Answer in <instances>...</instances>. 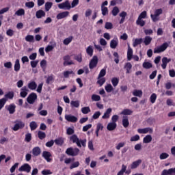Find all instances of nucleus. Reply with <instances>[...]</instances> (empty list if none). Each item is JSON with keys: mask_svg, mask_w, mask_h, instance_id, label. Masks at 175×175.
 <instances>
[{"mask_svg": "<svg viewBox=\"0 0 175 175\" xmlns=\"http://www.w3.org/2000/svg\"><path fill=\"white\" fill-rule=\"evenodd\" d=\"M68 16H69V12L65 11V12L59 13L57 15L56 18L57 20H62V18H65V17H68Z\"/></svg>", "mask_w": 175, "mask_h": 175, "instance_id": "f8f14e48", "label": "nucleus"}, {"mask_svg": "<svg viewBox=\"0 0 175 175\" xmlns=\"http://www.w3.org/2000/svg\"><path fill=\"white\" fill-rule=\"evenodd\" d=\"M5 109L9 111L10 114H14L16 111V105L14 104H11L5 107Z\"/></svg>", "mask_w": 175, "mask_h": 175, "instance_id": "2eb2a0df", "label": "nucleus"}, {"mask_svg": "<svg viewBox=\"0 0 175 175\" xmlns=\"http://www.w3.org/2000/svg\"><path fill=\"white\" fill-rule=\"evenodd\" d=\"M146 17H147V12H146V11H144V12H142L139 14L138 18L142 19V18H146Z\"/></svg>", "mask_w": 175, "mask_h": 175, "instance_id": "774afa93", "label": "nucleus"}, {"mask_svg": "<svg viewBox=\"0 0 175 175\" xmlns=\"http://www.w3.org/2000/svg\"><path fill=\"white\" fill-rule=\"evenodd\" d=\"M92 100H93V102H99V100H100V96L93 94L92 96Z\"/></svg>", "mask_w": 175, "mask_h": 175, "instance_id": "a18cd8bd", "label": "nucleus"}, {"mask_svg": "<svg viewBox=\"0 0 175 175\" xmlns=\"http://www.w3.org/2000/svg\"><path fill=\"white\" fill-rule=\"evenodd\" d=\"M116 128H117V123H113V122L108 123L107 126V129L109 131H114Z\"/></svg>", "mask_w": 175, "mask_h": 175, "instance_id": "dca6fc26", "label": "nucleus"}, {"mask_svg": "<svg viewBox=\"0 0 175 175\" xmlns=\"http://www.w3.org/2000/svg\"><path fill=\"white\" fill-rule=\"evenodd\" d=\"M174 174V168H170L169 170H163L161 175H172Z\"/></svg>", "mask_w": 175, "mask_h": 175, "instance_id": "6ab92c4d", "label": "nucleus"}, {"mask_svg": "<svg viewBox=\"0 0 175 175\" xmlns=\"http://www.w3.org/2000/svg\"><path fill=\"white\" fill-rule=\"evenodd\" d=\"M105 76H106V69H102L97 79H102V77H105Z\"/></svg>", "mask_w": 175, "mask_h": 175, "instance_id": "de8ad7c7", "label": "nucleus"}, {"mask_svg": "<svg viewBox=\"0 0 175 175\" xmlns=\"http://www.w3.org/2000/svg\"><path fill=\"white\" fill-rule=\"evenodd\" d=\"M126 73H131V69H132V64L131 63H127L125 66H124Z\"/></svg>", "mask_w": 175, "mask_h": 175, "instance_id": "49530a36", "label": "nucleus"}, {"mask_svg": "<svg viewBox=\"0 0 175 175\" xmlns=\"http://www.w3.org/2000/svg\"><path fill=\"white\" fill-rule=\"evenodd\" d=\"M79 152L80 150L77 148H68L66 151V154H67V155H70V157H77V155H79Z\"/></svg>", "mask_w": 175, "mask_h": 175, "instance_id": "20e7f679", "label": "nucleus"}, {"mask_svg": "<svg viewBox=\"0 0 175 175\" xmlns=\"http://www.w3.org/2000/svg\"><path fill=\"white\" fill-rule=\"evenodd\" d=\"M111 111H113V109L111 108H108L102 116L103 120H107L108 118H110Z\"/></svg>", "mask_w": 175, "mask_h": 175, "instance_id": "4468645a", "label": "nucleus"}, {"mask_svg": "<svg viewBox=\"0 0 175 175\" xmlns=\"http://www.w3.org/2000/svg\"><path fill=\"white\" fill-rule=\"evenodd\" d=\"M38 99V95L36 93L30 94L27 98V101L29 105H33L35 103V100Z\"/></svg>", "mask_w": 175, "mask_h": 175, "instance_id": "423d86ee", "label": "nucleus"}, {"mask_svg": "<svg viewBox=\"0 0 175 175\" xmlns=\"http://www.w3.org/2000/svg\"><path fill=\"white\" fill-rule=\"evenodd\" d=\"M170 61H172V59H167L166 57H163L161 68H163V69H166V66H167V64H169Z\"/></svg>", "mask_w": 175, "mask_h": 175, "instance_id": "ddd939ff", "label": "nucleus"}, {"mask_svg": "<svg viewBox=\"0 0 175 175\" xmlns=\"http://www.w3.org/2000/svg\"><path fill=\"white\" fill-rule=\"evenodd\" d=\"M152 141V137L150 135H146L143 139V142L146 144L151 143Z\"/></svg>", "mask_w": 175, "mask_h": 175, "instance_id": "c85d7f7f", "label": "nucleus"}, {"mask_svg": "<svg viewBox=\"0 0 175 175\" xmlns=\"http://www.w3.org/2000/svg\"><path fill=\"white\" fill-rule=\"evenodd\" d=\"M81 112L83 114H88V113L91 112V109H90V107H84L81 109Z\"/></svg>", "mask_w": 175, "mask_h": 175, "instance_id": "79ce46f5", "label": "nucleus"}, {"mask_svg": "<svg viewBox=\"0 0 175 175\" xmlns=\"http://www.w3.org/2000/svg\"><path fill=\"white\" fill-rule=\"evenodd\" d=\"M26 8H28L29 9H32L33 6H35V3L33 1H29L25 3Z\"/></svg>", "mask_w": 175, "mask_h": 175, "instance_id": "6e6d98bb", "label": "nucleus"}, {"mask_svg": "<svg viewBox=\"0 0 175 175\" xmlns=\"http://www.w3.org/2000/svg\"><path fill=\"white\" fill-rule=\"evenodd\" d=\"M131 142H137V140H140V136L139 135H136L131 137Z\"/></svg>", "mask_w": 175, "mask_h": 175, "instance_id": "338daca9", "label": "nucleus"}, {"mask_svg": "<svg viewBox=\"0 0 175 175\" xmlns=\"http://www.w3.org/2000/svg\"><path fill=\"white\" fill-rule=\"evenodd\" d=\"M32 152H33V155H34V157H38V155H40V148L39 147H35L33 148L32 150Z\"/></svg>", "mask_w": 175, "mask_h": 175, "instance_id": "a878e982", "label": "nucleus"}, {"mask_svg": "<svg viewBox=\"0 0 175 175\" xmlns=\"http://www.w3.org/2000/svg\"><path fill=\"white\" fill-rule=\"evenodd\" d=\"M105 28L106 29H113V23H110V22H107L105 23Z\"/></svg>", "mask_w": 175, "mask_h": 175, "instance_id": "69168bd1", "label": "nucleus"}, {"mask_svg": "<svg viewBox=\"0 0 175 175\" xmlns=\"http://www.w3.org/2000/svg\"><path fill=\"white\" fill-rule=\"evenodd\" d=\"M36 87H38V84H36L35 81H31L28 83V88L31 90V91L36 90Z\"/></svg>", "mask_w": 175, "mask_h": 175, "instance_id": "b1692460", "label": "nucleus"}, {"mask_svg": "<svg viewBox=\"0 0 175 175\" xmlns=\"http://www.w3.org/2000/svg\"><path fill=\"white\" fill-rule=\"evenodd\" d=\"M142 66L144 69H150V68H152V64L148 62H145L143 63Z\"/></svg>", "mask_w": 175, "mask_h": 175, "instance_id": "72a5a7b5", "label": "nucleus"}, {"mask_svg": "<svg viewBox=\"0 0 175 175\" xmlns=\"http://www.w3.org/2000/svg\"><path fill=\"white\" fill-rule=\"evenodd\" d=\"M54 81V77L53 75H51L47 77L46 80V84H51Z\"/></svg>", "mask_w": 175, "mask_h": 175, "instance_id": "4d7b16f0", "label": "nucleus"}, {"mask_svg": "<svg viewBox=\"0 0 175 175\" xmlns=\"http://www.w3.org/2000/svg\"><path fill=\"white\" fill-rule=\"evenodd\" d=\"M29 126H30L31 131H35V129L38 128V123H36V122L35 121H32L31 122H30Z\"/></svg>", "mask_w": 175, "mask_h": 175, "instance_id": "f704fd0d", "label": "nucleus"}, {"mask_svg": "<svg viewBox=\"0 0 175 175\" xmlns=\"http://www.w3.org/2000/svg\"><path fill=\"white\" fill-rule=\"evenodd\" d=\"M151 42H152V38L150 36H146L143 40L145 46H148V44H150Z\"/></svg>", "mask_w": 175, "mask_h": 175, "instance_id": "393cba45", "label": "nucleus"}, {"mask_svg": "<svg viewBox=\"0 0 175 175\" xmlns=\"http://www.w3.org/2000/svg\"><path fill=\"white\" fill-rule=\"evenodd\" d=\"M8 99H6V98H3L0 99V110L2 109V107H3V106H5V103H6Z\"/></svg>", "mask_w": 175, "mask_h": 175, "instance_id": "8fccbe9b", "label": "nucleus"}, {"mask_svg": "<svg viewBox=\"0 0 175 175\" xmlns=\"http://www.w3.org/2000/svg\"><path fill=\"white\" fill-rule=\"evenodd\" d=\"M42 157L48 162H51V159L50 158V157H51V153H50V152L44 151L42 152Z\"/></svg>", "mask_w": 175, "mask_h": 175, "instance_id": "f3484780", "label": "nucleus"}, {"mask_svg": "<svg viewBox=\"0 0 175 175\" xmlns=\"http://www.w3.org/2000/svg\"><path fill=\"white\" fill-rule=\"evenodd\" d=\"M25 140L27 142L29 143V142H31V140H32V135L29 133H27L25 135Z\"/></svg>", "mask_w": 175, "mask_h": 175, "instance_id": "603ef678", "label": "nucleus"}, {"mask_svg": "<svg viewBox=\"0 0 175 175\" xmlns=\"http://www.w3.org/2000/svg\"><path fill=\"white\" fill-rule=\"evenodd\" d=\"M137 25H140V27H144L146 25V22L143 21L142 18H138L136 21Z\"/></svg>", "mask_w": 175, "mask_h": 175, "instance_id": "e433bc0d", "label": "nucleus"}, {"mask_svg": "<svg viewBox=\"0 0 175 175\" xmlns=\"http://www.w3.org/2000/svg\"><path fill=\"white\" fill-rule=\"evenodd\" d=\"M71 107H79L80 106V102L79 100H72L70 102Z\"/></svg>", "mask_w": 175, "mask_h": 175, "instance_id": "c9c22d12", "label": "nucleus"}, {"mask_svg": "<svg viewBox=\"0 0 175 175\" xmlns=\"http://www.w3.org/2000/svg\"><path fill=\"white\" fill-rule=\"evenodd\" d=\"M101 11L103 16H106V14H109V9H107V7H101Z\"/></svg>", "mask_w": 175, "mask_h": 175, "instance_id": "5fc2aeb1", "label": "nucleus"}, {"mask_svg": "<svg viewBox=\"0 0 175 175\" xmlns=\"http://www.w3.org/2000/svg\"><path fill=\"white\" fill-rule=\"evenodd\" d=\"M53 6V3L52 2H46L45 3V10L46 12H49V10H50V9H51Z\"/></svg>", "mask_w": 175, "mask_h": 175, "instance_id": "09e8293b", "label": "nucleus"}, {"mask_svg": "<svg viewBox=\"0 0 175 175\" xmlns=\"http://www.w3.org/2000/svg\"><path fill=\"white\" fill-rule=\"evenodd\" d=\"M31 165L28 163H25L21 167L18 168L19 172H26V173H29L31 172Z\"/></svg>", "mask_w": 175, "mask_h": 175, "instance_id": "6e6552de", "label": "nucleus"}, {"mask_svg": "<svg viewBox=\"0 0 175 175\" xmlns=\"http://www.w3.org/2000/svg\"><path fill=\"white\" fill-rule=\"evenodd\" d=\"M150 100L151 103H155V100H157V94L155 93L152 94L150 97Z\"/></svg>", "mask_w": 175, "mask_h": 175, "instance_id": "13d9d810", "label": "nucleus"}, {"mask_svg": "<svg viewBox=\"0 0 175 175\" xmlns=\"http://www.w3.org/2000/svg\"><path fill=\"white\" fill-rule=\"evenodd\" d=\"M113 57H115L114 61L116 64H119L120 62V56L118 55V53L114 52L113 53Z\"/></svg>", "mask_w": 175, "mask_h": 175, "instance_id": "bf43d9fd", "label": "nucleus"}, {"mask_svg": "<svg viewBox=\"0 0 175 175\" xmlns=\"http://www.w3.org/2000/svg\"><path fill=\"white\" fill-rule=\"evenodd\" d=\"M24 14H25V10L23 8H21V9L18 10L15 12L16 16H24Z\"/></svg>", "mask_w": 175, "mask_h": 175, "instance_id": "58836bf2", "label": "nucleus"}, {"mask_svg": "<svg viewBox=\"0 0 175 175\" xmlns=\"http://www.w3.org/2000/svg\"><path fill=\"white\" fill-rule=\"evenodd\" d=\"M21 93H20V96H21V98H25L27 96V95H28V92L29 91V90H28V88H27V86H24L21 89Z\"/></svg>", "mask_w": 175, "mask_h": 175, "instance_id": "9b49d317", "label": "nucleus"}, {"mask_svg": "<svg viewBox=\"0 0 175 175\" xmlns=\"http://www.w3.org/2000/svg\"><path fill=\"white\" fill-rule=\"evenodd\" d=\"M38 136L40 140H43V139L46 138V133L39 131L38 132Z\"/></svg>", "mask_w": 175, "mask_h": 175, "instance_id": "4c0bfd02", "label": "nucleus"}, {"mask_svg": "<svg viewBox=\"0 0 175 175\" xmlns=\"http://www.w3.org/2000/svg\"><path fill=\"white\" fill-rule=\"evenodd\" d=\"M133 113V111L132 110L129 109H125L121 112V114H122L123 116H131V114H132Z\"/></svg>", "mask_w": 175, "mask_h": 175, "instance_id": "c756f323", "label": "nucleus"}, {"mask_svg": "<svg viewBox=\"0 0 175 175\" xmlns=\"http://www.w3.org/2000/svg\"><path fill=\"white\" fill-rule=\"evenodd\" d=\"M122 125L124 128H128V126H129V120L128 119V116H123Z\"/></svg>", "mask_w": 175, "mask_h": 175, "instance_id": "4be33fe9", "label": "nucleus"}, {"mask_svg": "<svg viewBox=\"0 0 175 175\" xmlns=\"http://www.w3.org/2000/svg\"><path fill=\"white\" fill-rule=\"evenodd\" d=\"M111 83L113 87H117V85H118L119 79L118 78L114 77L111 79Z\"/></svg>", "mask_w": 175, "mask_h": 175, "instance_id": "e2e57ef3", "label": "nucleus"}, {"mask_svg": "<svg viewBox=\"0 0 175 175\" xmlns=\"http://www.w3.org/2000/svg\"><path fill=\"white\" fill-rule=\"evenodd\" d=\"M63 75H64V77L66 78V79H68V77H69V75H75V72L72 70H70V71H64L63 72Z\"/></svg>", "mask_w": 175, "mask_h": 175, "instance_id": "864d4df0", "label": "nucleus"}, {"mask_svg": "<svg viewBox=\"0 0 175 175\" xmlns=\"http://www.w3.org/2000/svg\"><path fill=\"white\" fill-rule=\"evenodd\" d=\"M133 95L134 96H138L139 98H142V96H143V91L135 90L133 92Z\"/></svg>", "mask_w": 175, "mask_h": 175, "instance_id": "cd10ccee", "label": "nucleus"}, {"mask_svg": "<svg viewBox=\"0 0 175 175\" xmlns=\"http://www.w3.org/2000/svg\"><path fill=\"white\" fill-rule=\"evenodd\" d=\"M140 163H142V160H137L136 161L133 162V163L131 164V169H136V167H137V166H139V165H140Z\"/></svg>", "mask_w": 175, "mask_h": 175, "instance_id": "7c9ffc66", "label": "nucleus"}, {"mask_svg": "<svg viewBox=\"0 0 175 175\" xmlns=\"http://www.w3.org/2000/svg\"><path fill=\"white\" fill-rule=\"evenodd\" d=\"M86 52H87V54H88V55H90V57H92L94 54V49H92V46H89L86 49Z\"/></svg>", "mask_w": 175, "mask_h": 175, "instance_id": "a19ab883", "label": "nucleus"}, {"mask_svg": "<svg viewBox=\"0 0 175 175\" xmlns=\"http://www.w3.org/2000/svg\"><path fill=\"white\" fill-rule=\"evenodd\" d=\"M167 158H169V154L166 152L161 153L159 156V159L161 160L167 159Z\"/></svg>", "mask_w": 175, "mask_h": 175, "instance_id": "680f3d73", "label": "nucleus"}, {"mask_svg": "<svg viewBox=\"0 0 175 175\" xmlns=\"http://www.w3.org/2000/svg\"><path fill=\"white\" fill-rule=\"evenodd\" d=\"M98 66V56L94 55L93 56L92 59L90 60L89 63V68L90 69H94L96 68Z\"/></svg>", "mask_w": 175, "mask_h": 175, "instance_id": "0eeeda50", "label": "nucleus"}, {"mask_svg": "<svg viewBox=\"0 0 175 175\" xmlns=\"http://www.w3.org/2000/svg\"><path fill=\"white\" fill-rule=\"evenodd\" d=\"M20 59H17L15 61V64H14V70L15 72H18V70H20Z\"/></svg>", "mask_w": 175, "mask_h": 175, "instance_id": "473e14b6", "label": "nucleus"}, {"mask_svg": "<svg viewBox=\"0 0 175 175\" xmlns=\"http://www.w3.org/2000/svg\"><path fill=\"white\" fill-rule=\"evenodd\" d=\"M14 125L12 127V129L17 132V131H19V129H23L25 126V123L23 122L21 120H16L14 122Z\"/></svg>", "mask_w": 175, "mask_h": 175, "instance_id": "f03ea898", "label": "nucleus"}, {"mask_svg": "<svg viewBox=\"0 0 175 175\" xmlns=\"http://www.w3.org/2000/svg\"><path fill=\"white\" fill-rule=\"evenodd\" d=\"M79 166H80V163L79 161H76L70 165V169H75V167H79Z\"/></svg>", "mask_w": 175, "mask_h": 175, "instance_id": "0e129e2a", "label": "nucleus"}, {"mask_svg": "<svg viewBox=\"0 0 175 175\" xmlns=\"http://www.w3.org/2000/svg\"><path fill=\"white\" fill-rule=\"evenodd\" d=\"M132 57H133V50H132L131 47L129 45V48L127 51L128 61H131V59H132Z\"/></svg>", "mask_w": 175, "mask_h": 175, "instance_id": "aec40b11", "label": "nucleus"}, {"mask_svg": "<svg viewBox=\"0 0 175 175\" xmlns=\"http://www.w3.org/2000/svg\"><path fill=\"white\" fill-rule=\"evenodd\" d=\"M126 172V165H122V169L118 172L117 175H124V173Z\"/></svg>", "mask_w": 175, "mask_h": 175, "instance_id": "37998d69", "label": "nucleus"}, {"mask_svg": "<svg viewBox=\"0 0 175 175\" xmlns=\"http://www.w3.org/2000/svg\"><path fill=\"white\" fill-rule=\"evenodd\" d=\"M138 133H152V129L150 127L144 128V129H137Z\"/></svg>", "mask_w": 175, "mask_h": 175, "instance_id": "9d476101", "label": "nucleus"}, {"mask_svg": "<svg viewBox=\"0 0 175 175\" xmlns=\"http://www.w3.org/2000/svg\"><path fill=\"white\" fill-rule=\"evenodd\" d=\"M117 46H118V38H114L110 42V47L111 49H116Z\"/></svg>", "mask_w": 175, "mask_h": 175, "instance_id": "a211bd4d", "label": "nucleus"}, {"mask_svg": "<svg viewBox=\"0 0 175 175\" xmlns=\"http://www.w3.org/2000/svg\"><path fill=\"white\" fill-rule=\"evenodd\" d=\"M73 40V36H70L64 40L63 43L65 46H68Z\"/></svg>", "mask_w": 175, "mask_h": 175, "instance_id": "2f4dec72", "label": "nucleus"}, {"mask_svg": "<svg viewBox=\"0 0 175 175\" xmlns=\"http://www.w3.org/2000/svg\"><path fill=\"white\" fill-rule=\"evenodd\" d=\"M112 15L116 16L120 13V9L118 7H114L111 11Z\"/></svg>", "mask_w": 175, "mask_h": 175, "instance_id": "c03bdc74", "label": "nucleus"}, {"mask_svg": "<svg viewBox=\"0 0 175 175\" xmlns=\"http://www.w3.org/2000/svg\"><path fill=\"white\" fill-rule=\"evenodd\" d=\"M169 47V43L164 42L163 44H161L160 46H158L157 48H154V54H159V53H163Z\"/></svg>", "mask_w": 175, "mask_h": 175, "instance_id": "7ed1b4c3", "label": "nucleus"}, {"mask_svg": "<svg viewBox=\"0 0 175 175\" xmlns=\"http://www.w3.org/2000/svg\"><path fill=\"white\" fill-rule=\"evenodd\" d=\"M105 91L108 93L111 92V91L114 90V88H113V86L111 85V84H107L105 87Z\"/></svg>", "mask_w": 175, "mask_h": 175, "instance_id": "ea45409f", "label": "nucleus"}, {"mask_svg": "<svg viewBox=\"0 0 175 175\" xmlns=\"http://www.w3.org/2000/svg\"><path fill=\"white\" fill-rule=\"evenodd\" d=\"M70 141L72 142V143H76L77 146L80 148H81V146L85 147L87 143V139H80L76 134L70 137Z\"/></svg>", "mask_w": 175, "mask_h": 175, "instance_id": "f257e3e1", "label": "nucleus"}, {"mask_svg": "<svg viewBox=\"0 0 175 175\" xmlns=\"http://www.w3.org/2000/svg\"><path fill=\"white\" fill-rule=\"evenodd\" d=\"M46 16V12L42 10H39L36 12V17L38 18H42V17H45Z\"/></svg>", "mask_w": 175, "mask_h": 175, "instance_id": "412c9836", "label": "nucleus"}, {"mask_svg": "<svg viewBox=\"0 0 175 175\" xmlns=\"http://www.w3.org/2000/svg\"><path fill=\"white\" fill-rule=\"evenodd\" d=\"M142 43H143V38H136L133 42V47H136L139 44H142Z\"/></svg>", "mask_w": 175, "mask_h": 175, "instance_id": "5701e85b", "label": "nucleus"}, {"mask_svg": "<svg viewBox=\"0 0 175 175\" xmlns=\"http://www.w3.org/2000/svg\"><path fill=\"white\" fill-rule=\"evenodd\" d=\"M54 142L57 146H62L64 144V139L62 138L56 139Z\"/></svg>", "mask_w": 175, "mask_h": 175, "instance_id": "3c124183", "label": "nucleus"}, {"mask_svg": "<svg viewBox=\"0 0 175 175\" xmlns=\"http://www.w3.org/2000/svg\"><path fill=\"white\" fill-rule=\"evenodd\" d=\"M105 83H106V79L105 78H100L97 81V84H99L100 87H102Z\"/></svg>", "mask_w": 175, "mask_h": 175, "instance_id": "052dcab7", "label": "nucleus"}, {"mask_svg": "<svg viewBox=\"0 0 175 175\" xmlns=\"http://www.w3.org/2000/svg\"><path fill=\"white\" fill-rule=\"evenodd\" d=\"M65 120L68 122H77V118L72 115H65Z\"/></svg>", "mask_w": 175, "mask_h": 175, "instance_id": "1a4fd4ad", "label": "nucleus"}, {"mask_svg": "<svg viewBox=\"0 0 175 175\" xmlns=\"http://www.w3.org/2000/svg\"><path fill=\"white\" fill-rule=\"evenodd\" d=\"M58 8L59 9H64V10H70V9H72L69 0H66L64 2L58 4Z\"/></svg>", "mask_w": 175, "mask_h": 175, "instance_id": "39448f33", "label": "nucleus"}, {"mask_svg": "<svg viewBox=\"0 0 175 175\" xmlns=\"http://www.w3.org/2000/svg\"><path fill=\"white\" fill-rule=\"evenodd\" d=\"M26 42H29V43H34L35 42V37L32 35H27L25 37Z\"/></svg>", "mask_w": 175, "mask_h": 175, "instance_id": "bb28decb", "label": "nucleus"}]
</instances>
